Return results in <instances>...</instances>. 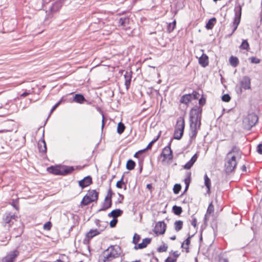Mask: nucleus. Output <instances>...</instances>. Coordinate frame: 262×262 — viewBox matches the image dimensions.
<instances>
[{
    "mask_svg": "<svg viewBox=\"0 0 262 262\" xmlns=\"http://www.w3.org/2000/svg\"><path fill=\"white\" fill-rule=\"evenodd\" d=\"M215 21L216 19L215 17H212L210 18L206 24V28L207 29H211L213 28V26L214 25Z\"/></svg>",
    "mask_w": 262,
    "mask_h": 262,
    "instance_id": "obj_32",
    "label": "nucleus"
},
{
    "mask_svg": "<svg viewBox=\"0 0 262 262\" xmlns=\"http://www.w3.org/2000/svg\"><path fill=\"white\" fill-rule=\"evenodd\" d=\"M118 220L116 219L113 218V219L111 221L110 223V226L111 227H114L116 226V224L117 223Z\"/></svg>",
    "mask_w": 262,
    "mask_h": 262,
    "instance_id": "obj_52",
    "label": "nucleus"
},
{
    "mask_svg": "<svg viewBox=\"0 0 262 262\" xmlns=\"http://www.w3.org/2000/svg\"><path fill=\"white\" fill-rule=\"evenodd\" d=\"M161 132H159L158 135L156 137H155L154 139H153L151 141L153 143H155L158 140V139L159 138V137H160L161 136Z\"/></svg>",
    "mask_w": 262,
    "mask_h": 262,
    "instance_id": "obj_59",
    "label": "nucleus"
},
{
    "mask_svg": "<svg viewBox=\"0 0 262 262\" xmlns=\"http://www.w3.org/2000/svg\"><path fill=\"white\" fill-rule=\"evenodd\" d=\"M190 182H191V172H188L186 173V175L185 179H184V183L185 184V185L187 186V187H189Z\"/></svg>",
    "mask_w": 262,
    "mask_h": 262,
    "instance_id": "obj_34",
    "label": "nucleus"
},
{
    "mask_svg": "<svg viewBox=\"0 0 262 262\" xmlns=\"http://www.w3.org/2000/svg\"><path fill=\"white\" fill-rule=\"evenodd\" d=\"M44 133L45 132H42V138L38 142V150L42 156L46 155L47 152V146L44 139Z\"/></svg>",
    "mask_w": 262,
    "mask_h": 262,
    "instance_id": "obj_12",
    "label": "nucleus"
},
{
    "mask_svg": "<svg viewBox=\"0 0 262 262\" xmlns=\"http://www.w3.org/2000/svg\"><path fill=\"white\" fill-rule=\"evenodd\" d=\"M185 127L184 119L183 117H180L177 119L174 131H184Z\"/></svg>",
    "mask_w": 262,
    "mask_h": 262,
    "instance_id": "obj_16",
    "label": "nucleus"
},
{
    "mask_svg": "<svg viewBox=\"0 0 262 262\" xmlns=\"http://www.w3.org/2000/svg\"><path fill=\"white\" fill-rule=\"evenodd\" d=\"M202 108L195 106L190 111L189 122L191 131H197L200 129Z\"/></svg>",
    "mask_w": 262,
    "mask_h": 262,
    "instance_id": "obj_1",
    "label": "nucleus"
},
{
    "mask_svg": "<svg viewBox=\"0 0 262 262\" xmlns=\"http://www.w3.org/2000/svg\"><path fill=\"white\" fill-rule=\"evenodd\" d=\"M135 165V162L133 160L129 159L127 161L126 168L129 170H132L134 169Z\"/></svg>",
    "mask_w": 262,
    "mask_h": 262,
    "instance_id": "obj_31",
    "label": "nucleus"
},
{
    "mask_svg": "<svg viewBox=\"0 0 262 262\" xmlns=\"http://www.w3.org/2000/svg\"><path fill=\"white\" fill-rule=\"evenodd\" d=\"M119 197L117 199V200L115 202V204L117 205L118 203H122L123 201L124 200V195L122 194H120V193H118Z\"/></svg>",
    "mask_w": 262,
    "mask_h": 262,
    "instance_id": "obj_44",
    "label": "nucleus"
},
{
    "mask_svg": "<svg viewBox=\"0 0 262 262\" xmlns=\"http://www.w3.org/2000/svg\"><path fill=\"white\" fill-rule=\"evenodd\" d=\"M123 210L120 209H116L112 210L111 212L108 214V216L110 217H113L116 219L117 217L120 216L123 214Z\"/></svg>",
    "mask_w": 262,
    "mask_h": 262,
    "instance_id": "obj_22",
    "label": "nucleus"
},
{
    "mask_svg": "<svg viewBox=\"0 0 262 262\" xmlns=\"http://www.w3.org/2000/svg\"><path fill=\"white\" fill-rule=\"evenodd\" d=\"M197 220L195 217H193L191 221V224L194 227H196Z\"/></svg>",
    "mask_w": 262,
    "mask_h": 262,
    "instance_id": "obj_57",
    "label": "nucleus"
},
{
    "mask_svg": "<svg viewBox=\"0 0 262 262\" xmlns=\"http://www.w3.org/2000/svg\"><path fill=\"white\" fill-rule=\"evenodd\" d=\"M196 159L197 156L195 154L192 157L190 160L185 164L184 168L186 169H190L196 161Z\"/></svg>",
    "mask_w": 262,
    "mask_h": 262,
    "instance_id": "obj_24",
    "label": "nucleus"
},
{
    "mask_svg": "<svg viewBox=\"0 0 262 262\" xmlns=\"http://www.w3.org/2000/svg\"><path fill=\"white\" fill-rule=\"evenodd\" d=\"M61 7V4L60 2L56 1L54 3L49 9V13L47 15L48 17H52V14L58 12Z\"/></svg>",
    "mask_w": 262,
    "mask_h": 262,
    "instance_id": "obj_14",
    "label": "nucleus"
},
{
    "mask_svg": "<svg viewBox=\"0 0 262 262\" xmlns=\"http://www.w3.org/2000/svg\"><path fill=\"white\" fill-rule=\"evenodd\" d=\"M51 227H52L51 223L50 222H48L44 224L43 229L45 230H49L51 229Z\"/></svg>",
    "mask_w": 262,
    "mask_h": 262,
    "instance_id": "obj_50",
    "label": "nucleus"
},
{
    "mask_svg": "<svg viewBox=\"0 0 262 262\" xmlns=\"http://www.w3.org/2000/svg\"><path fill=\"white\" fill-rule=\"evenodd\" d=\"M172 211L176 215H179L182 212V208L180 206L174 205L172 207Z\"/></svg>",
    "mask_w": 262,
    "mask_h": 262,
    "instance_id": "obj_33",
    "label": "nucleus"
},
{
    "mask_svg": "<svg viewBox=\"0 0 262 262\" xmlns=\"http://www.w3.org/2000/svg\"><path fill=\"white\" fill-rule=\"evenodd\" d=\"M174 29L173 28V27H172L170 23H169L167 25V31L169 33H171L173 31Z\"/></svg>",
    "mask_w": 262,
    "mask_h": 262,
    "instance_id": "obj_58",
    "label": "nucleus"
},
{
    "mask_svg": "<svg viewBox=\"0 0 262 262\" xmlns=\"http://www.w3.org/2000/svg\"><path fill=\"white\" fill-rule=\"evenodd\" d=\"M171 142L172 139L170 141L167 146L165 147L162 150L161 156L163 157V161L167 159L171 161L173 159L172 151L170 147Z\"/></svg>",
    "mask_w": 262,
    "mask_h": 262,
    "instance_id": "obj_8",
    "label": "nucleus"
},
{
    "mask_svg": "<svg viewBox=\"0 0 262 262\" xmlns=\"http://www.w3.org/2000/svg\"><path fill=\"white\" fill-rule=\"evenodd\" d=\"M165 262H176V259H173L170 257H168L165 260Z\"/></svg>",
    "mask_w": 262,
    "mask_h": 262,
    "instance_id": "obj_61",
    "label": "nucleus"
},
{
    "mask_svg": "<svg viewBox=\"0 0 262 262\" xmlns=\"http://www.w3.org/2000/svg\"><path fill=\"white\" fill-rule=\"evenodd\" d=\"M120 248L116 245L111 246L103 252V262H109L120 255Z\"/></svg>",
    "mask_w": 262,
    "mask_h": 262,
    "instance_id": "obj_3",
    "label": "nucleus"
},
{
    "mask_svg": "<svg viewBox=\"0 0 262 262\" xmlns=\"http://www.w3.org/2000/svg\"><path fill=\"white\" fill-rule=\"evenodd\" d=\"M153 143L150 141L149 144L147 145V147H146V149H149L151 148L152 145H153Z\"/></svg>",
    "mask_w": 262,
    "mask_h": 262,
    "instance_id": "obj_64",
    "label": "nucleus"
},
{
    "mask_svg": "<svg viewBox=\"0 0 262 262\" xmlns=\"http://www.w3.org/2000/svg\"><path fill=\"white\" fill-rule=\"evenodd\" d=\"M183 133L184 132H174L173 138L177 140H180L182 138Z\"/></svg>",
    "mask_w": 262,
    "mask_h": 262,
    "instance_id": "obj_40",
    "label": "nucleus"
},
{
    "mask_svg": "<svg viewBox=\"0 0 262 262\" xmlns=\"http://www.w3.org/2000/svg\"><path fill=\"white\" fill-rule=\"evenodd\" d=\"M167 246L165 244H164L163 245H161L158 248V251L159 252H165L167 250Z\"/></svg>",
    "mask_w": 262,
    "mask_h": 262,
    "instance_id": "obj_41",
    "label": "nucleus"
},
{
    "mask_svg": "<svg viewBox=\"0 0 262 262\" xmlns=\"http://www.w3.org/2000/svg\"><path fill=\"white\" fill-rule=\"evenodd\" d=\"M236 165L237 161L235 156H229L228 157V155H226L225 168L227 172H231L234 171Z\"/></svg>",
    "mask_w": 262,
    "mask_h": 262,
    "instance_id": "obj_7",
    "label": "nucleus"
},
{
    "mask_svg": "<svg viewBox=\"0 0 262 262\" xmlns=\"http://www.w3.org/2000/svg\"><path fill=\"white\" fill-rule=\"evenodd\" d=\"M132 77V72L131 71H126L124 75V78L125 79V85L127 89H128L130 86Z\"/></svg>",
    "mask_w": 262,
    "mask_h": 262,
    "instance_id": "obj_18",
    "label": "nucleus"
},
{
    "mask_svg": "<svg viewBox=\"0 0 262 262\" xmlns=\"http://www.w3.org/2000/svg\"><path fill=\"white\" fill-rule=\"evenodd\" d=\"M219 262H228V260L226 258L221 257L219 259Z\"/></svg>",
    "mask_w": 262,
    "mask_h": 262,
    "instance_id": "obj_62",
    "label": "nucleus"
},
{
    "mask_svg": "<svg viewBox=\"0 0 262 262\" xmlns=\"http://www.w3.org/2000/svg\"><path fill=\"white\" fill-rule=\"evenodd\" d=\"M124 177L122 176L120 180L118 181L116 183V187L118 188H122V185L124 183L123 181Z\"/></svg>",
    "mask_w": 262,
    "mask_h": 262,
    "instance_id": "obj_48",
    "label": "nucleus"
},
{
    "mask_svg": "<svg viewBox=\"0 0 262 262\" xmlns=\"http://www.w3.org/2000/svg\"><path fill=\"white\" fill-rule=\"evenodd\" d=\"M244 5V4H242V5H241L240 4H236L234 9V17L233 19V22L232 25V27H233L232 31L231 33L229 35V36H231L232 35V34L235 31V30L237 29V27L240 23L241 18V15H242V6Z\"/></svg>",
    "mask_w": 262,
    "mask_h": 262,
    "instance_id": "obj_4",
    "label": "nucleus"
},
{
    "mask_svg": "<svg viewBox=\"0 0 262 262\" xmlns=\"http://www.w3.org/2000/svg\"><path fill=\"white\" fill-rule=\"evenodd\" d=\"M204 183L205 185L207 188V192L208 193L210 192L211 188V181L206 173L204 176Z\"/></svg>",
    "mask_w": 262,
    "mask_h": 262,
    "instance_id": "obj_29",
    "label": "nucleus"
},
{
    "mask_svg": "<svg viewBox=\"0 0 262 262\" xmlns=\"http://www.w3.org/2000/svg\"><path fill=\"white\" fill-rule=\"evenodd\" d=\"M112 205V201L110 200H106L105 198L103 202L102 203V206L98 211H105L111 207Z\"/></svg>",
    "mask_w": 262,
    "mask_h": 262,
    "instance_id": "obj_21",
    "label": "nucleus"
},
{
    "mask_svg": "<svg viewBox=\"0 0 262 262\" xmlns=\"http://www.w3.org/2000/svg\"><path fill=\"white\" fill-rule=\"evenodd\" d=\"M239 48L242 50H248L249 49V45L247 40H243Z\"/></svg>",
    "mask_w": 262,
    "mask_h": 262,
    "instance_id": "obj_35",
    "label": "nucleus"
},
{
    "mask_svg": "<svg viewBox=\"0 0 262 262\" xmlns=\"http://www.w3.org/2000/svg\"><path fill=\"white\" fill-rule=\"evenodd\" d=\"M98 199V192L96 190H90L84 196L80 203L81 206H86L92 202L96 201Z\"/></svg>",
    "mask_w": 262,
    "mask_h": 262,
    "instance_id": "obj_6",
    "label": "nucleus"
},
{
    "mask_svg": "<svg viewBox=\"0 0 262 262\" xmlns=\"http://www.w3.org/2000/svg\"><path fill=\"white\" fill-rule=\"evenodd\" d=\"M256 151L259 154L262 155V142L257 146Z\"/></svg>",
    "mask_w": 262,
    "mask_h": 262,
    "instance_id": "obj_54",
    "label": "nucleus"
},
{
    "mask_svg": "<svg viewBox=\"0 0 262 262\" xmlns=\"http://www.w3.org/2000/svg\"><path fill=\"white\" fill-rule=\"evenodd\" d=\"M199 63L202 67H207L209 64L208 56L205 54H203L199 59Z\"/></svg>",
    "mask_w": 262,
    "mask_h": 262,
    "instance_id": "obj_19",
    "label": "nucleus"
},
{
    "mask_svg": "<svg viewBox=\"0 0 262 262\" xmlns=\"http://www.w3.org/2000/svg\"><path fill=\"white\" fill-rule=\"evenodd\" d=\"M251 61L252 63H258L260 62V60L255 57H252L251 58Z\"/></svg>",
    "mask_w": 262,
    "mask_h": 262,
    "instance_id": "obj_56",
    "label": "nucleus"
},
{
    "mask_svg": "<svg viewBox=\"0 0 262 262\" xmlns=\"http://www.w3.org/2000/svg\"><path fill=\"white\" fill-rule=\"evenodd\" d=\"M166 224L164 221L158 222L155 227L154 232L156 234H163L165 233Z\"/></svg>",
    "mask_w": 262,
    "mask_h": 262,
    "instance_id": "obj_13",
    "label": "nucleus"
},
{
    "mask_svg": "<svg viewBox=\"0 0 262 262\" xmlns=\"http://www.w3.org/2000/svg\"><path fill=\"white\" fill-rule=\"evenodd\" d=\"M183 225V221H180V220L176 221L174 223V230H175L177 232L179 231L180 230H181L182 229Z\"/></svg>",
    "mask_w": 262,
    "mask_h": 262,
    "instance_id": "obj_30",
    "label": "nucleus"
},
{
    "mask_svg": "<svg viewBox=\"0 0 262 262\" xmlns=\"http://www.w3.org/2000/svg\"><path fill=\"white\" fill-rule=\"evenodd\" d=\"M33 92L34 91L33 90V89H32L31 90H25V92L20 95L19 98H24V97L28 96L29 95L32 94L33 93Z\"/></svg>",
    "mask_w": 262,
    "mask_h": 262,
    "instance_id": "obj_36",
    "label": "nucleus"
},
{
    "mask_svg": "<svg viewBox=\"0 0 262 262\" xmlns=\"http://www.w3.org/2000/svg\"><path fill=\"white\" fill-rule=\"evenodd\" d=\"M237 151V148H236V147L235 146H234L232 148V149L227 153V155H228V157L229 156H231V154L233 152H236Z\"/></svg>",
    "mask_w": 262,
    "mask_h": 262,
    "instance_id": "obj_53",
    "label": "nucleus"
},
{
    "mask_svg": "<svg viewBox=\"0 0 262 262\" xmlns=\"http://www.w3.org/2000/svg\"><path fill=\"white\" fill-rule=\"evenodd\" d=\"M11 205L16 209H18V201L17 200H13Z\"/></svg>",
    "mask_w": 262,
    "mask_h": 262,
    "instance_id": "obj_46",
    "label": "nucleus"
},
{
    "mask_svg": "<svg viewBox=\"0 0 262 262\" xmlns=\"http://www.w3.org/2000/svg\"><path fill=\"white\" fill-rule=\"evenodd\" d=\"M15 215L12 213H6L3 220L5 226H7L8 228L10 227L13 224V221L15 220Z\"/></svg>",
    "mask_w": 262,
    "mask_h": 262,
    "instance_id": "obj_11",
    "label": "nucleus"
},
{
    "mask_svg": "<svg viewBox=\"0 0 262 262\" xmlns=\"http://www.w3.org/2000/svg\"><path fill=\"white\" fill-rule=\"evenodd\" d=\"M115 193L112 191L111 188L110 187L109 189H108L107 194L105 198L106 199V200H112V198L113 195Z\"/></svg>",
    "mask_w": 262,
    "mask_h": 262,
    "instance_id": "obj_38",
    "label": "nucleus"
},
{
    "mask_svg": "<svg viewBox=\"0 0 262 262\" xmlns=\"http://www.w3.org/2000/svg\"><path fill=\"white\" fill-rule=\"evenodd\" d=\"M240 86L239 88V93H242V90H245L250 89L251 88V80L248 76H245L243 77L242 80L239 82Z\"/></svg>",
    "mask_w": 262,
    "mask_h": 262,
    "instance_id": "obj_9",
    "label": "nucleus"
},
{
    "mask_svg": "<svg viewBox=\"0 0 262 262\" xmlns=\"http://www.w3.org/2000/svg\"><path fill=\"white\" fill-rule=\"evenodd\" d=\"M73 101L77 103L82 104L86 100L82 94H76L73 98Z\"/></svg>",
    "mask_w": 262,
    "mask_h": 262,
    "instance_id": "obj_25",
    "label": "nucleus"
},
{
    "mask_svg": "<svg viewBox=\"0 0 262 262\" xmlns=\"http://www.w3.org/2000/svg\"><path fill=\"white\" fill-rule=\"evenodd\" d=\"M190 94L191 96L192 100L198 99L200 96L199 93L196 91H193L192 93Z\"/></svg>",
    "mask_w": 262,
    "mask_h": 262,
    "instance_id": "obj_47",
    "label": "nucleus"
},
{
    "mask_svg": "<svg viewBox=\"0 0 262 262\" xmlns=\"http://www.w3.org/2000/svg\"><path fill=\"white\" fill-rule=\"evenodd\" d=\"M62 100H60V101H59L58 102H57L52 108V109L51 110V111H50V114L54 111V110L56 109V107H57L60 104Z\"/></svg>",
    "mask_w": 262,
    "mask_h": 262,
    "instance_id": "obj_55",
    "label": "nucleus"
},
{
    "mask_svg": "<svg viewBox=\"0 0 262 262\" xmlns=\"http://www.w3.org/2000/svg\"><path fill=\"white\" fill-rule=\"evenodd\" d=\"M19 252L15 249L10 252L3 259L2 262H14L16 258L19 255Z\"/></svg>",
    "mask_w": 262,
    "mask_h": 262,
    "instance_id": "obj_10",
    "label": "nucleus"
},
{
    "mask_svg": "<svg viewBox=\"0 0 262 262\" xmlns=\"http://www.w3.org/2000/svg\"><path fill=\"white\" fill-rule=\"evenodd\" d=\"M92 183V179L90 176L85 177L83 179L78 182L79 186L83 189L90 186Z\"/></svg>",
    "mask_w": 262,
    "mask_h": 262,
    "instance_id": "obj_15",
    "label": "nucleus"
},
{
    "mask_svg": "<svg viewBox=\"0 0 262 262\" xmlns=\"http://www.w3.org/2000/svg\"><path fill=\"white\" fill-rule=\"evenodd\" d=\"M214 211V206L212 204V202L210 203L208 207L207 208V213L211 214V213L213 212Z\"/></svg>",
    "mask_w": 262,
    "mask_h": 262,
    "instance_id": "obj_42",
    "label": "nucleus"
},
{
    "mask_svg": "<svg viewBox=\"0 0 262 262\" xmlns=\"http://www.w3.org/2000/svg\"><path fill=\"white\" fill-rule=\"evenodd\" d=\"M230 64L233 67L237 66L239 63V60L236 56H231L229 58Z\"/></svg>",
    "mask_w": 262,
    "mask_h": 262,
    "instance_id": "obj_28",
    "label": "nucleus"
},
{
    "mask_svg": "<svg viewBox=\"0 0 262 262\" xmlns=\"http://www.w3.org/2000/svg\"><path fill=\"white\" fill-rule=\"evenodd\" d=\"M181 185L180 184H176L173 188V191L174 194H178L181 190Z\"/></svg>",
    "mask_w": 262,
    "mask_h": 262,
    "instance_id": "obj_37",
    "label": "nucleus"
},
{
    "mask_svg": "<svg viewBox=\"0 0 262 262\" xmlns=\"http://www.w3.org/2000/svg\"><path fill=\"white\" fill-rule=\"evenodd\" d=\"M230 99H231L230 96H229V95H228L227 94L223 95L222 97V101L226 102H229L230 100Z\"/></svg>",
    "mask_w": 262,
    "mask_h": 262,
    "instance_id": "obj_45",
    "label": "nucleus"
},
{
    "mask_svg": "<svg viewBox=\"0 0 262 262\" xmlns=\"http://www.w3.org/2000/svg\"><path fill=\"white\" fill-rule=\"evenodd\" d=\"M192 100L191 96L190 94L183 95L180 99V102L184 104H188Z\"/></svg>",
    "mask_w": 262,
    "mask_h": 262,
    "instance_id": "obj_26",
    "label": "nucleus"
},
{
    "mask_svg": "<svg viewBox=\"0 0 262 262\" xmlns=\"http://www.w3.org/2000/svg\"><path fill=\"white\" fill-rule=\"evenodd\" d=\"M151 242L150 238H145L143 239L142 242L140 244H138L137 245L135 246V249H141L145 248L148 244H149Z\"/></svg>",
    "mask_w": 262,
    "mask_h": 262,
    "instance_id": "obj_20",
    "label": "nucleus"
},
{
    "mask_svg": "<svg viewBox=\"0 0 262 262\" xmlns=\"http://www.w3.org/2000/svg\"><path fill=\"white\" fill-rule=\"evenodd\" d=\"M172 255L174 256V258H173V259H176V261L177 259L179 257L180 254L178 253V251H174V252H172Z\"/></svg>",
    "mask_w": 262,
    "mask_h": 262,
    "instance_id": "obj_60",
    "label": "nucleus"
},
{
    "mask_svg": "<svg viewBox=\"0 0 262 262\" xmlns=\"http://www.w3.org/2000/svg\"><path fill=\"white\" fill-rule=\"evenodd\" d=\"M129 19L128 17H121L119 20V26L123 27L125 29L128 28Z\"/></svg>",
    "mask_w": 262,
    "mask_h": 262,
    "instance_id": "obj_23",
    "label": "nucleus"
},
{
    "mask_svg": "<svg viewBox=\"0 0 262 262\" xmlns=\"http://www.w3.org/2000/svg\"><path fill=\"white\" fill-rule=\"evenodd\" d=\"M258 117L255 113H250L244 119L243 125L247 130L250 129L257 122Z\"/></svg>",
    "mask_w": 262,
    "mask_h": 262,
    "instance_id": "obj_5",
    "label": "nucleus"
},
{
    "mask_svg": "<svg viewBox=\"0 0 262 262\" xmlns=\"http://www.w3.org/2000/svg\"><path fill=\"white\" fill-rule=\"evenodd\" d=\"M125 128V126L124 124L120 122L118 124L117 131H124Z\"/></svg>",
    "mask_w": 262,
    "mask_h": 262,
    "instance_id": "obj_43",
    "label": "nucleus"
},
{
    "mask_svg": "<svg viewBox=\"0 0 262 262\" xmlns=\"http://www.w3.org/2000/svg\"><path fill=\"white\" fill-rule=\"evenodd\" d=\"M74 169L73 166L66 165L51 166L47 168L48 171L49 173L54 175L62 176L70 174Z\"/></svg>",
    "mask_w": 262,
    "mask_h": 262,
    "instance_id": "obj_2",
    "label": "nucleus"
},
{
    "mask_svg": "<svg viewBox=\"0 0 262 262\" xmlns=\"http://www.w3.org/2000/svg\"><path fill=\"white\" fill-rule=\"evenodd\" d=\"M95 223L96 224L97 226H98L100 228V229L102 228L103 226H105V227H106L107 224V223H104L105 225H101V224H100L101 223V221L99 220H98V219H96L95 220Z\"/></svg>",
    "mask_w": 262,
    "mask_h": 262,
    "instance_id": "obj_49",
    "label": "nucleus"
},
{
    "mask_svg": "<svg viewBox=\"0 0 262 262\" xmlns=\"http://www.w3.org/2000/svg\"><path fill=\"white\" fill-rule=\"evenodd\" d=\"M199 103L200 104V106L201 107V106H203L206 103V98L202 96L199 101Z\"/></svg>",
    "mask_w": 262,
    "mask_h": 262,
    "instance_id": "obj_51",
    "label": "nucleus"
},
{
    "mask_svg": "<svg viewBox=\"0 0 262 262\" xmlns=\"http://www.w3.org/2000/svg\"><path fill=\"white\" fill-rule=\"evenodd\" d=\"M105 228V226H103L102 228L99 230L98 229H91L86 233V237L89 238H92L94 236L99 234L101 231H103Z\"/></svg>",
    "mask_w": 262,
    "mask_h": 262,
    "instance_id": "obj_17",
    "label": "nucleus"
},
{
    "mask_svg": "<svg viewBox=\"0 0 262 262\" xmlns=\"http://www.w3.org/2000/svg\"><path fill=\"white\" fill-rule=\"evenodd\" d=\"M140 239V235L138 234L137 233H135L133 239V243L134 244L136 245H137Z\"/></svg>",
    "mask_w": 262,
    "mask_h": 262,
    "instance_id": "obj_39",
    "label": "nucleus"
},
{
    "mask_svg": "<svg viewBox=\"0 0 262 262\" xmlns=\"http://www.w3.org/2000/svg\"><path fill=\"white\" fill-rule=\"evenodd\" d=\"M193 236L192 235H189V236L182 243L181 247L186 249V252H188L189 245L190 243V238Z\"/></svg>",
    "mask_w": 262,
    "mask_h": 262,
    "instance_id": "obj_27",
    "label": "nucleus"
},
{
    "mask_svg": "<svg viewBox=\"0 0 262 262\" xmlns=\"http://www.w3.org/2000/svg\"><path fill=\"white\" fill-rule=\"evenodd\" d=\"M146 150H147V149H146V148H144L143 149H142V150H140L138 151V152H137L135 154L134 157H136L138 154L143 152L145 151Z\"/></svg>",
    "mask_w": 262,
    "mask_h": 262,
    "instance_id": "obj_63",
    "label": "nucleus"
}]
</instances>
